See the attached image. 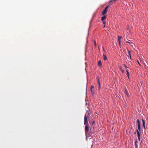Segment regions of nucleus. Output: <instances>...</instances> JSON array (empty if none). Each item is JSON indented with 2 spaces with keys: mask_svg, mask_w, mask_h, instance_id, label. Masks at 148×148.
Listing matches in <instances>:
<instances>
[{
  "mask_svg": "<svg viewBox=\"0 0 148 148\" xmlns=\"http://www.w3.org/2000/svg\"><path fill=\"white\" fill-rule=\"evenodd\" d=\"M98 66L101 67L102 66V64L101 60H99L98 63Z\"/></svg>",
  "mask_w": 148,
  "mask_h": 148,
  "instance_id": "nucleus-4",
  "label": "nucleus"
},
{
  "mask_svg": "<svg viewBox=\"0 0 148 148\" xmlns=\"http://www.w3.org/2000/svg\"><path fill=\"white\" fill-rule=\"evenodd\" d=\"M97 81H98V83L99 86L101 85L100 84L99 82V78L98 77L97 78Z\"/></svg>",
  "mask_w": 148,
  "mask_h": 148,
  "instance_id": "nucleus-13",
  "label": "nucleus"
},
{
  "mask_svg": "<svg viewBox=\"0 0 148 148\" xmlns=\"http://www.w3.org/2000/svg\"><path fill=\"white\" fill-rule=\"evenodd\" d=\"M126 71L127 73L126 75H127V76H128V77H129V73L128 72V70H126Z\"/></svg>",
  "mask_w": 148,
  "mask_h": 148,
  "instance_id": "nucleus-14",
  "label": "nucleus"
},
{
  "mask_svg": "<svg viewBox=\"0 0 148 148\" xmlns=\"http://www.w3.org/2000/svg\"><path fill=\"white\" fill-rule=\"evenodd\" d=\"M90 114L89 113H88L87 115L86 114L84 117V124L85 125H88V122L87 118L89 120V117H90Z\"/></svg>",
  "mask_w": 148,
  "mask_h": 148,
  "instance_id": "nucleus-2",
  "label": "nucleus"
},
{
  "mask_svg": "<svg viewBox=\"0 0 148 148\" xmlns=\"http://www.w3.org/2000/svg\"><path fill=\"white\" fill-rule=\"evenodd\" d=\"M90 90H91V93H92V95L94 94H95V93H94V90H92V89H90Z\"/></svg>",
  "mask_w": 148,
  "mask_h": 148,
  "instance_id": "nucleus-15",
  "label": "nucleus"
},
{
  "mask_svg": "<svg viewBox=\"0 0 148 148\" xmlns=\"http://www.w3.org/2000/svg\"><path fill=\"white\" fill-rule=\"evenodd\" d=\"M136 123L138 124V130H137L136 132L137 133V136L139 139L140 141V121L138 119H137L136 120Z\"/></svg>",
  "mask_w": 148,
  "mask_h": 148,
  "instance_id": "nucleus-1",
  "label": "nucleus"
},
{
  "mask_svg": "<svg viewBox=\"0 0 148 148\" xmlns=\"http://www.w3.org/2000/svg\"><path fill=\"white\" fill-rule=\"evenodd\" d=\"M123 65L125 67V68H126V70H127V68H128V67L125 64H123Z\"/></svg>",
  "mask_w": 148,
  "mask_h": 148,
  "instance_id": "nucleus-17",
  "label": "nucleus"
},
{
  "mask_svg": "<svg viewBox=\"0 0 148 148\" xmlns=\"http://www.w3.org/2000/svg\"><path fill=\"white\" fill-rule=\"evenodd\" d=\"M103 59L104 60H107V57L105 55H103Z\"/></svg>",
  "mask_w": 148,
  "mask_h": 148,
  "instance_id": "nucleus-10",
  "label": "nucleus"
},
{
  "mask_svg": "<svg viewBox=\"0 0 148 148\" xmlns=\"http://www.w3.org/2000/svg\"><path fill=\"white\" fill-rule=\"evenodd\" d=\"M102 48H103V50H104V48H103V47H102Z\"/></svg>",
  "mask_w": 148,
  "mask_h": 148,
  "instance_id": "nucleus-26",
  "label": "nucleus"
},
{
  "mask_svg": "<svg viewBox=\"0 0 148 148\" xmlns=\"http://www.w3.org/2000/svg\"><path fill=\"white\" fill-rule=\"evenodd\" d=\"M128 54L129 55L130 57L131 58V53H130V52L128 50Z\"/></svg>",
  "mask_w": 148,
  "mask_h": 148,
  "instance_id": "nucleus-16",
  "label": "nucleus"
},
{
  "mask_svg": "<svg viewBox=\"0 0 148 148\" xmlns=\"http://www.w3.org/2000/svg\"><path fill=\"white\" fill-rule=\"evenodd\" d=\"M126 42L127 43H129L130 44V45H131L132 46V45H133V43L132 42H129L128 41H126Z\"/></svg>",
  "mask_w": 148,
  "mask_h": 148,
  "instance_id": "nucleus-12",
  "label": "nucleus"
},
{
  "mask_svg": "<svg viewBox=\"0 0 148 148\" xmlns=\"http://www.w3.org/2000/svg\"><path fill=\"white\" fill-rule=\"evenodd\" d=\"M95 121H92L91 122V123L92 124H94L95 123Z\"/></svg>",
  "mask_w": 148,
  "mask_h": 148,
  "instance_id": "nucleus-21",
  "label": "nucleus"
},
{
  "mask_svg": "<svg viewBox=\"0 0 148 148\" xmlns=\"http://www.w3.org/2000/svg\"><path fill=\"white\" fill-rule=\"evenodd\" d=\"M105 25L103 27V28H104V27H105Z\"/></svg>",
  "mask_w": 148,
  "mask_h": 148,
  "instance_id": "nucleus-27",
  "label": "nucleus"
},
{
  "mask_svg": "<svg viewBox=\"0 0 148 148\" xmlns=\"http://www.w3.org/2000/svg\"><path fill=\"white\" fill-rule=\"evenodd\" d=\"M106 18V15L104 16L101 17V20L102 21H103Z\"/></svg>",
  "mask_w": 148,
  "mask_h": 148,
  "instance_id": "nucleus-9",
  "label": "nucleus"
},
{
  "mask_svg": "<svg viewBox=\"0 0 148 148\" xmlns=\"http://www.w3.org/2000/svg\"><path fill=\"white\" fill-rule=\"evenodd\" d=\"M122 38V37L121 36H118V40L119 41V44H120V42H121V38Z\"/></svg>",
  "mask_w": 148,
  "mask_h": 148,
  "instance_id": "nucleus-8",
  "label": "nucleus"
},
{
  "mask_svg": "<svg viewBox=\"0 0 148 148\" xmlns=\"http://www.w3.org/2000/svg\"><path fill=\"white\" fill-rule=\"evenodd\" d=\"M85 133H86L88 132L89 130V127L88 126V125H85Z\"/></svg>",
  "mask_w": 148,
  "mask_h": 148,
  "instance_id": "nucleus-3",
  "label": "nucleus"
},
{
  "mask_svg": "<svg viewBox=\"0 0 148 148\" xmlns=\"http://www.w3.org/2000/svg\"><path fill=\"white\" fill-rule=\"evenodd\" d=\"M108 7H109V6H108H108H106V7L104 9L107 11V9H108Z\"/></svg>",
  "mask_w": 148,
  "mask_h": 148,
  "instance_id": "nucleus-18",
  "label": "nucleus"
},
{
  "mask_svg": "<svg viewBox=\"0 0 148 148\" xmlns=\"http://www.w3.org/2000/svg\"><path fill=\"white\" fill-rule=\"evenodd\" d=\"M101 88V85L98 86L99 90Z\"/></svg>",
  "mask_w": 148,
  "mask_h": 148,
  "instance_id": "nucleus-23",
  "label": "nucleus"
},
{
  "mask_svg": "<svg viewBox=\"0 0 148 148\" xmlns=\"http://www.w3.org/2000/svg\"><path fill=\"white\" fill-rule=\"evenodd\" d=\"M125 92L126 95L127 97H128L129 96V94L128 92L127 89L126 88L125 89Z\"/></svg>",
  "mask_w": 148,
  "mask_h": 148,
  "instance_id": "nucleus-5",
  "label": "nucleus"
},
{
  "mask_svg": "<svg viewBox=\"0 0 148 148\" xmlns=\"http://www.w3.org/2000/svg\"><path fill=\"white\" fill-rule=\"evenodd\" d=\"M119 69L121 70V72L122 73H123L124 72V70H122V67L121 66H120L119 67Z\"/></svg>",
  "mask_w": 148,
  "mask_h": 148,
  "instance_id": "nucleus-11",
  "label": "nucleus"
},
{
  "mask_svg": "<svg viewBox=\"0 0 148 148\" xmlns=\"http://www.w3.org/2000/svg\"><path fill=\"white\" fill-rule=\"evenodd\" d=\"M103 23L104 24H106V22L105 21H103Z\"/></svg>",
  "mask_w": 148,
  "mask_h": 148,
  "instance_id": "nucleus-25",
  "label": "nucleus"
},
{
  "mask_svg": "<svg viewBox=\"0 0 148 148\" xmlns=\"http://www.w3.org/2000/svg\"><path fill=\"white\" fill-rule=\"evenodd\" d=\"M137 62H138V64H139V65L140 66V63L139 62V61L138 60H137Z\"/></svg>",
  "mask_w": 148,
  "mask_h": 148,
  "instance_id": "nucleus-24",
  "label": "nucleus"
},
{
  "mask_svg": "<svg viewBox=\"0 0 148 148\" xmlns=\"http://www.w3.org/2000/svg\"><path fill=\"white\" fill-rule=\"evenodd\" d=\"M113 1H114V0H110V1H109V2L110 3H111Z\"/></svg>",
  "mask_w": 148,
  "mask_h": 148,
  "instance_id": "nucleus-22",
  "label": "nucleus"
},
{
  "mask_svg": "<svg viewBox=\"0 0 148 148\" xmlns=\"http://www.w3.org/2000/svg\"><path fill=\"white\" fill-rule=\"evenodd\" d=\"M107 12V10L104 9V10L102 12V14L103 15H104L105 14H106Z\"/></svg>",
  "mask_w": 148,
  "mask_h": 148,
  "instance_id": "nucleus-7",
  "label": "nucleus"
},
{
  "mask_svg": "<svg viewBox=\"0 0 148 148\" xmlns=\"http://www.w3.org/2000/svg\"><path fill=\"white\" fill-rule=\"evenodd\" d=\"M142 121L143 126L144 129L145 127V121L143 119H142Z\"/></svg>",
  "mask_w": 148,
  "mask_h": 148,
  "instance_id": "nucleus-6",
  "label": "nucleus"
},
{
  "mask_svg": "<svg viewBox=\"0 0 148 148\" xmlns=\"http://www.w3.org/2000/svg\"><path fill=\"white\" fill-rule=\"evenodd\" d=\"M94 86H91L90 87V89H92V88H94Z\"/></svg>",
  "mask_w": 148,
  "mask_h": 148,
  "instance_id": "nucleus-20",
  "label": "nucleus"
},
{
  "mask_svg": "<svg viewBox=\"0 0 148 148\" xmlns=\"http://www.w3.org/2000/svg\"><path fill=\"white\" fill-rule=\"evenodd\" d=\"M94 43L95 46H96V42L95 40H94Z\"/></svg>",
  "mask_w": 148,
  "mask_h": 148,
  "instance_id": "nucleus-19",
  "label": "nucleus"
}]
</instances>
